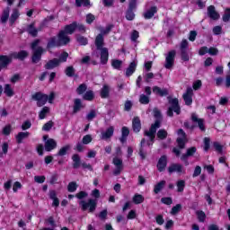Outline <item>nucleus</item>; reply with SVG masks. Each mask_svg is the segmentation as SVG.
Returning a JSON list of instances; mask_svg holds the SVG:
<instances>
[{
	"label": "nucleus",
	"instance_id": "6",
	"mask_svg": "<svg viewBox=\"0 0 230 230\" xmlns=\"http://www.w3.org/2000/svg\"><path fill=\"white\" fill-rule=\"evenodd\" d=\"M31 98L37 102L38 107H42L48 102V94L42 93L41 92H37Z\"/></svg>",
	"mask_w": 230,
	"mask_h": 230
},
{
	"label": "nucleus",
	"instance_id": "45",
	"mask_svg": "<svg viewBox=\"0 0 230 230\" xmlns=\"http://www.w3.org/2000/svg\"><path fill=\"white\" fill-rule=\"evenodd\" d=\"M123 65V61L119 60V59H113L111 61V66L114 69H121V66Z\"/></svg>",
	"mask_w": 230,
	"mask_h": 230
},
{
	"label": "nucleus",
	"instance_id": "21",
	"mask_svg": "<svg viewBox=\"0 0 230 230\" xmlns=\"http://www.w3.org/2000/svg\"><path fill=\"white\" fill-rule=\"evenodd\" d=\"M132 128H133V132H136V133L140 132V130H141V119H139V117L133 118Z\"/></svg>",
	"mask_w": 230,
	"mask_h": 230
},
{
	"label": "nucleus",
	"instance_id": "28",
	"mask_svg": "<svg viewBox=\"0 0 230 230\" xmlns=\"http://www.w3.org/2000/svg\"><path fill=\"white\" fill-rule=\"evenodd\" d=\"M101 98H109L111 96V86L108 84H104L102 88L101 89Z\"/></svg>",
	"mask_w": 230,
	"mask_h": 230
},
{
	"label": "nucleus",
	"instance_id": "59",
	"mask_svg": "<svg viewBox=\"0 0 230 230\" xmlns=\"http://www.w3.org/2000/svg\"><path fill=\"white\" fill-rule=\"evenodd\" d=\"M93 118H96V111L92 110L87 115L86 119L88 121H93Z\"/></svg>",
	"mask_w": 230,
	"mask_h": 230
},
{
	"label": "nucleus",
	"instance_id": "19",
	"mask_svg": "<svg viewBox=\"0 0 230 230\" xmlns=\"http://www.w3.org/2000/svg\"><path fill=\"white\" fill-rule=\"evenodd\" d=\"M101 64L105 66L109 62V49L103 48L101 50Z\"/></svg>",
	"mask_w": 230,
	"mask_h": 230
},
{
	"label": "nucleus",
	"instance_id": "30",
	"mask_svg": "<svg viewBox=\"0 0 230 230\" xmlns=\"http://www.w3.org/2000/svg\"><path fill=\"white\" fill-rule=\"evenodd\" d=\"M27 32L29 33V35H31V37H37V35H39V31L37 30V28H35V22L28 25Z\"/></svg>",
	"mask_w": 230,
	"mask_h": 230
},
{
	"label": "nucleus",
	"instance_id": "13",
	"mask_svg": "<svg viewBox=\"0 0 230 230\" xmlns=\"http://www.w3.org/2000/svg\"><path fill=\"white\" fill-rule=\"evenodd\" d=\"M168 164V158L166 155H162L157 163V170L158 172H164L166 170V165Z\"/></svg>",
	"mask_w": 230,
	"mask_h": 230
},
{
	"label": "nucleus",
	"instance_id": "36",
	"mask_svg": "<svg viewBox=\"0 0 230 230\" xmlns=\"http://www.w3.org/2000/svg\"><path fill=\"white\" fill-rule=\"evenodd\" d=\"M69 150H71V146L66 145L59 149L57 155H58L59 157H63V155H67V152H69Z\"/></svg>",
	"mask_w": 230,
	"mask_h": 230
},
{
	"label": "nucleus",
	"instance_id": "42",
	"mask_svg": "<svg viewBox=\"0 0 230 230\" xmlns=\"http://www.w3.org/2000/svg\"><path fill=\"white\" fill-rule=\"evenodd\" d=\"M139 102L142 103V105H148L150 103V97L146 94H140Z\"/></svg>",
	"mask_w": 230,
	"mask_h": 230
},
{
	"label": "nucleus",
	"instance_id": "44",
	"mask_svg": "<svg viewBox=\"0 0 230 230\" xmlns=\"http://www.w3.org/2000/svg\"><path fill=\"white\" fill-rule=\"evenodd\" d=\"M49 107H48V106L43 107L39 114L40 119H44V118H46V116H47V114H49Z\"/></svg>",
	"mask_w": 230,
	"mask_h": 230
},
{
	"label": "nucleus",
	"instance_id": "54",
	"mask_svg": "<svg viewBox=\"0 0 230 230\" xmlns=\"http://www.w3.org/2000/svg\"><path fill=\"white\" fill-rule=\"evenodd\" d=\"M76 40L77 42L81 45V46H85L87 45V38L84 37V36H77L76 37Z\"/></svg>",
	"mask_w": 230,
	"mask_h": 230
},
{
	"label": "nucleus",
	"instance_id": "14",
	"mask_svg": "<svg viewBox=\"0 0 230 230\" xmlns=\"http://www.w3.org/2000/svg\"><path fill=\"white\" fill-rule=\"evenodd\" d=\"M114 136V128L113 126H110L106 131H102L101 133V139L107 141V139H111Z\"/></svg>",
	"mask_w": 230,
	"mask_h": 230
},
{
	"label": "nucleus",
	"instance_id": "26",
	"mask_svg": "<svg viewBox=\"0 0 230 230\" xmlns=\"http://www.w3.org/2000/svg\"><path fill=\"white\" fill-rule=\"evenodd\" d=\"M65 75H66L68 78H73V76L78 78V75H76V70L73 66H66V68L65 69Z\"/></svg>",
	"mask_w": 230,
	"mask_h": 230
},
{
	"label": "nucleus",
	"instance_id": "5",
	"mask_svg": "<svg viewBox=\"0 0 230 230\" xmlns=\"http://www.w3.org/2000/svg\"><path fill=\"white\" fill-rule=\"evenodd\" d=\"M188 40H182L180 44L181 58L183 62H190V54H188Z\"/></svg>",
	"mask_w": 230,
	"mask_h": 230
},
{
	"label": "nucleus",
	"instance_id": "34",
	"mask_svg": "<svg viewBox=\"0 0 230 230\" xmlns=\"http://www.w3.org/2000/svg\"><path fill=\"white\" fill-rule=\"evenodd\" d=\"M4 93L8 98H12L15 93L13 92V88H12L11 84H4Z\"/></svg>",
	"mask_w": 230,
	"mask_h": 230
},
{
	"label": "nucleus",
	"instance_id": "62",
	"mask_svg": "<svg viewBox=\"0 0 230 230\" xmlns=\"http://www.w3.org/2000/svg\"><path fill=\"white\" fill-rule=\"evenodd\" d=\"M200 173H202V167H200L199 165H197L194 169L192 177H199V175H200Z\"/></svg>",
	"mask_w": 230,
	"mask_h": 230
},
{
	"label": "nucleus",
	"instance_id": "60",
	"mask_svg": "<svg viewBox=\"0 0 230 230\" xmlns=\"http://www.w3.org/2000/svg\"><path fill=\"white\" fill-rule=\"evenodd\" d=\"M229 19H230V8H226L223 15V21L224 22H228Z\"/></svg>",
	"mask_w": 230,
	"mask_h": 230
},
{
	"label": "nucleus",
	"instance_id": "7",
	"mask_svg": "<svg viewBox=\"0 0 230 230\" xmlns=\"http://www.w3.org/2000/svg\"><path fill=\"white\" fill-rule=\"evenodd\" d=\"M175 50H171L167 54L165 58V64H164V68L165 69H172L173 67V64L175 62V55H176Z\"/></svg>",
	"mask_w": 230,
	"mask_h": 230
},
{
	"label": "nucleus",
	"instance_id": "58",
	"mask_svg": "<svg viewBox=\"0 0 230 230\" xmlns=\"http://www.w3.org/2000/svg\"><path fill=\"white\" fill-rule=\"evenodd\" d=\"M213 146H214L216 152H218V154H222V152H223V146H222V145H220V143H218V142H214V143H213Z\"/></svg>",
	"mask_w": 230,
	"mask_h": 230
},
{
	"label": "nucleus",
	"instance_id": "23",
	"mask_svg": "<svg viewBox=\"0 0 230 230\" xmlns=\"http://www.w3.org/2000/svg\"><path fill=\"white\" fill-rule=\"evenodd\" d=\"M58 66H60L58 63V58H53L47 62V64L45 65V69L47 70L55 69V67H58Z\"/></svg>",
	"mask_w": 230,
	"mask_h": 230
},
{
	"label": "nucleus",
	"instance_id": "37",
	"mask_svg": "<svg viewBox=\"0 0 230 230\" xmlns=\"http://www.w3.org/2000/svg\"><path fill=\"white\" fill-rule=\"evenodd\" d=\"M18 19H19V10L13 9V13L11 14L9 22H11V24H13Z\"/></svg>",
	"mask_w": 230,
	"mask_h": 230
},
{
	"label": "nucleus",
	"instance_id": "16",
	"mask_svg": "<svg viewBox=\"0 0 230 230\" xmlns=\"http://www.w3.org/2000/svg\"><path fill=\"white\" fill-rule=\"evenodd\" d=\"M13 57L11 56H0V66H2L4 68L8 67L9 64H12Z\"/></svg>",
	"mask_w": 230,
	"mask_h": 230
},
{
	"label": "nucleus",
	"instance_id": "52",
	"mask_svg": "<svg viewBox=\"0 0 230 230\" xmlns=\"http://www.w3.org/2000/svg\"><path fill=\"white\" fill-rule=\"evenodd\" d=\"M86 91H87V84H80L76 89L77 94H84Z\"/></svg>",
	"mask_w": 230,
	"mask_h": 230
},
{
	"label": "nucleus",
	"instance_id": "27",
	"mask_svg": "<svg viewBox=\"0 0 230 230\" xmlns=\"http://www.w3.org/2000/svg\"><path fill=\"white\" fill-rule=\"evenodd\" d=\"M9 18H10V7H6L5 9H4L2 13L0 22H2V24H6Z\"/></svg>",
	"mask_w": 230,
	"mask_h": 230
},
{
	"label": "nucleus",
	"instance_id": "56",
	"mask_svg": "<svg viewBox=\"0 0 230 230\" xmlns=\"http://www.w3.org/2000/svg\"><path fill=\"white\" fill-rule=\"evenodd\" d=\"M76 199H79V200H82L83 199H86V197H89V194L84 190L78 192L75 194Z\"/></svg>",
	"mask_w": 230,
	"mask_h": 230
},
{
	"label": "nucleus",
	"instance_id": "48",
	"mask_svg": "<svg viewBox=\"0 0 230 230\" xmlns=\"http://www.w3.org/2000/svg\"><path fill=\"white\" fill-rule=\"evenodd\" d=\"M54 125H55V122H53L52 120H49V122L43 125L42 130H44L45 132H49V130L53 128Z\"/></svg>",
	"mask_w": 230,
	"mask_h": 230
},
{
	"label": "nucleus",
	"instance_id": "38",
	"mask_svg": "<svg viewBox=\"0 0 230 230\" xmlns=\"http://www.w3.org/2000/svg\"><path fill=\"white\" fill-rule=\"evenodd\" d=\"M84 100H86L87 102H93L94 100V92L92 90L87 91L84 96Z\"/></svg>",
	"mask_w": 230,
	"mask_h": 230
},
{
	"label": "nucleus",
	"instance_id": "63",
	"mask_svg": "<svg viewBox=\"0 0 230 230\" xmlns=\"http://www.w3.org/2000/svg\"><path fill=\"white\" fill-rule=\"evenodd\" d=\"M132 101H126L124 104V111L129 112V111L132 109Z\"/></svg>",
	"mask_w": 230,
	"mask_h": 230
},
{
	"label": "nucleus",
	"instance_id": "55",
	"mask_svg": "<svg viewBox=\"0 0 230 230\" xmlns=\"http://www.w3.org/2000/svg\"><path fill=\"white\" fill-rule=\"evenodd\" d=\"M137 8V0H129L128 10H136Z\"/></svg>",
	"mask_w": 230,
	"mask_h": 230
},
{
	"label": "nucleus",
	"instance_id": "10",
	"mask_svg": "<svg viewBox=\"0 0 230 230\" xmlns=\"http://www.w3.org/2000/svg\"><path fill=\"white\" fill-rule=\"evenodd\" d=\"M196 152H197V147L192 146L188 148L186 154H183L181 156V160L184 161L185 166H188L190 164V163L188 162V157H192V155H194Z\"/></svg>",
	"mask_w": 230,
	"mask_h": 230
},
{
	"label": "nucleus",
	"instance_id": "20",
	"mask_svg": "<svg viewBox=\"0 0 230 230\" xmlns=\"http://www.w3.org/2000/svg\"><path fill=\"white\" fill-rule=\"evenodd\" d=\"M66 35H73L76 31V22H73L71 24L66 25L64 30Z\"/></svg>",
	"mask_w": 230,
	"mask_h": 230
},
{
	"label": "nucleus",
	"instance_id": "35",
	"mask_svg": "<svg viewBox=\"0 0 230 230\" xmlns=\"http://www.w3.org/2000/svg\"><path fill=\"white\" fill-rule=\"evenodd\" d=\"M30 136V132H20L18 133V135L16 136V141L19 145H21V143H22V139H26L27 137H29Z\"/></svg>",
	"mask_w": 230,
	"mask_h": 230
},
{
	"label": "nucleus",
	"instance_id": "3",
	"mask_svg": "<svg viewBox=\"0 0 230 230\" xmlns=\"http://www.w3.org/2000/svg\"><path fill=\"white\" fill-rule=\"evenodd\" d=\"M169 103L171 107H169L167 111V116H170V118H172L173 112H176L177 114H181V106L179 105V99H170Z\"/></svg>",
	"mask_w": 230,
	"mask_h": 230
},
{
	"label": "nucleus",
	"instance_id": "41",
	"mask_svg": "<svg viewBox=\"0 0 230 230\" xmlns=\"http://www.w3.org/2000/svg\"><path fill=\"white\" fill-rule=\"evenodd\" d=\"M166 184V181H161L160 182H158L154 189V192L155 194L159 193V191H161V190H163V188H164V185Z\"/></svg>",
	"mask_w": 230,
	"mask_h": 230
},
{
	"label": "nucleus",
	"instance_id": "18",
	"mask_svg": "<svg viewBox=\"0 0 230 230\" xmlns=\"http://www.w3.org/2000/svg\"><path fill=\"white\" fill-rule=\"evenodd\" d=\"M72 161H73L74 170H78V168L82 166V158L80 157V155L78 154L73 155Z\"/></svg>",
	"mask_w": 230,
	"mask_h": 230
},
{
	"label": "nucleus",
	"instance_id": "40",
	"mask_svg": "<svg viewBox=\"0 0 230 230\" xmlns=\"http://www.w3.org/2000/svg\"><path fill=\"white\" fill-rule=\"evenodd\" d=\"M77 188H78V184H76L75 181H71L67 185V191H69V193H75Z\"/></svg>",
	"mask_w": 230,
	"mask_h": 230
},
{
	"label": "nucleus",
	"instance_id": "51",
	"mask_svg": "<svg viewBox=\"0 0 230 230\" xmlns=\"http://www.w3.org/2000/svg\"><path fill=\"white\" fill-rule=\"evenodd\" d=\"M199 222H206V213L202 210H198L196 212Z\"/></svg>",
	"mask_w": 230,
	"mask_h": 230
},
{
	"label": "nucleus",
	"instance_id": "9",
	"mask_svg": "<svg viewBox=\"0 0 230 230\" xmlns=\"http://www.w3.org/2000/svg\"><path fill=\"white\" fill-rule=\"evenodd\" d=\"M58 40L59 42V46H67V44L71 42V38L67 36L66 31H60L58 34Z\"/></svg>",
	"mask_w": 230,
	"mask_h": 230
},
{
	"label": "nucleus",
	"instance_id": "17",
	"mask_svg": "<svg viewBox=\"0 0 230 230\" xmlns=\"http://www.w3.org/2000/svg\"><path fill=\"white\" fill-rule=\"evenodd\" d=\"M57 148V141L53 138H49L45 141V150L46 152H51V150H55Z\"/></svg>",
	"mask_w": 230,
	"mask_h": 230
},
{
	"label": "nucleus",
	"instance_id": "43",
	"mask_svg": "<svg viewBox=\"0 0 230 230\" xmlns=\"http://www.w3.org/2000/svg\"><path fill=\"white\" fill-rule=\"evenodd\" d=\"M69 58V54L67 52H63L60 54L59 58H58V62L60 64L64 62H67V58Z\"/></svg>",
	"mask_w": 230,
	"mask_h": 230
},
{
	"label": "nucleus",
	"instance_id": "1",
	"mask_svg": "<svg viewBox=\"0 0 230 230\" xmlns=\"http://www.w3.org/2000/svg\"><path fill=\"white\" fill-rule=\"evenodd\" d=\"M154 116L156 118V120L154 124L151 125L149 130H146L144 132V136H146L149 137L150 141L154 143V140L155 139V134L157 132V128H161V119H163V116L161 115V111H159L157 108H155L153 110Z\"/></svg>",
	"mask_w": 230,
	"mask_h": 230
},
{
	"label": "nucleus",
	"instance_id": "49",
	"mask_svg": "<svg viewBox=\"0 0 230 230\" xmlns=\"http://www.w3.org/2000/svg\"><path fill=\"white\" fill-rule=\"evenodd\" d=\"M176 186L178 188V191L181 193V191H184V188H186V181L184 180H180L177 181Z\"/></svg>",
	"mask_w": 230,
	"mask_h": 230
},
{
	"label": "nucleus",
	"instance_id": "46",
	"mask_svg": "<svg viewBox=\"0 0 230 230\" xmlns=\"http://www.w3.org/2000/svg\"><path fill=\"white\" fill-rule=\"evenodd\" d=\"M187 141L188 140L184 137H178L177 138L178 146H179V148H181V150L186 148Z\"/></svg>",
	"mask_w": 230,
	"mask_h": 230
},
{
	"label": "nucleus",
	"instance_id": "32",
	"mask_svg": "<svg viewBox=\"0 0 230 230\" xmlns=\"http://www.w3.org/2000/svg\"><path fill=\"white\" fill-rule=\"evenodd\" d=\"M157 12V6H152L149 10H147L144 13V18L145 19H152L154 15H155V13Z\"/></svg>",
	"mask_w": 230,
	"mask_h": 230
},
{
	"label": "nucleus",
	"instance_id": "50",
	"mask_svg": "<svg viewBox=\"0 0 230 230\" xmlns=\"http://www.w3.org/2000/svg\"><path fill=\"white\" fill-rule=\"evenodd\" d=\"M168 137V132L165 129H160L157 132V138L158 139H166Z\"/></svg>",
	"mask_w": 230,
	"mask_h": 230
},
{
	"label": "nucleus",
	"instance_id": "47",
	"mask_svg": "<svg viewBox=\"0 0 230 230\" xmlns=\"http://www.w3.org/2000/svg\"><path fill=\"white\" fill-rule=\"evenodd\" d=\"M135 18H136V14L134 13V10L128 9L126 12L127 21H134Z\"/></svg>",
	"mask_w": 230,
	"mask_h": 230
},
{
	"label": "nucleus",
	"instance_id": "61",
	"mask_svg": "<svg viewBox=\"0 0 230 230\" xmlns=\"http://www.w3.org/2000/svg\"><path fill=\"white\" fill-rule=\"evenodd\" d=\"M83 145H89L93 141V137L91 135H85L83 137Z\"/></svg>",
	"mask_w": 230,
	"mask_h": 230
},
{
	"label": "nucleus",
	"instance_id": "24",
	"mask_svg": "<svg viewBox=\"0 0 230 230\" xmlns=\"http://www.w3.org/2000/svg\"><path fill=\"white\" fill-rule=\"evenodd\" d=\"M169 173H173L177 172V173H182V166L181 164H172L168 167Z\"/></svg>",
	"mask_w": 230,
	"mask_h": 230
},
{
	"label": "nucleus",
	"instance_id": "39",
	"mask_svg": "<svg viewBox=\"0 0 230 230\" xmlns=\"http://www.w3.org/2000/svg\"><path fill=\"white\" fill-rule=\"evenodd\" d=\"M134 204H143L145 202V197L141 194H135L133 197Z\"/></svg>",
	"mask_w": 230,
	"mask_h": 230
},
{
	"label": "nucleus",
	"instance_id": "15",
	"mask_svg": "<svg viewBox=\"0 0 230 230\" xmlns=\"http://www.w3.org/2000/svg\"><path fill=\"white\" fill-rule=\"evenodd\" d=\"M53 48H60V43L57 36L49 38L47 43V49H53Z\"/></svg>",
	"mask_w": 230,
	"mask_h": 230
},
{
	"label": "nucleus",
	"instance_id": "22",
	"mask_svg": "<svg viewBox=\"0 0 230 230\" xmlns=\"http://www.w3.org/2000/svg\"><path fill=\"white\" fill-rule=\"evenodd\" d=\"M153 93L155 94H156L157 96H168V94H169L168 89H166V88L161 89V87H159V86H154Z\"/></svg>",
	"mask_w": 230,
	"mask_h": 230
},
{
	"label": "nucleus",
	"instance_id": "29",
	"mask_svg": "<svg viewBox=\"0 0 230 230\" xmlns=\"http://www.w3.org/2000/svg\"><path fill=\"white\" fill-rule=\"evenodd\" d=\"M82 109H84V105L82 104V100L75 99L73 113L76 114V112H80Z\"/></svg>",
	"mask_w": 230,
	"mask_h": 230
},
{
	"label": "nucleus",
	"instance_id": "57",
	"mask_svg": "<svg viewBox=\"0 0 230 230\" xmlns=\"http://www.w3.org/2000/svg\"><path fill=\"white\" fill-rule=\"evenodd\" d=\"M34 181L38 183V184H43V182L46 181V176L41 175V176H34Z\"/></svg>",
	"mask_w": 230,
	"mask_h": 230
},
{
	"label": "nucleus",
	"instance_id": "53",
	"mask_svg": "<svg viewBox=\"0 0 230 230\" xmlns=\"http://www.w3.org/2000/svg\"><path fill=\"white\" fill-rule=\"evenodd\" d=\"M182 209V205L177 204L176 206L172 208L171 215H177Z\"/></svg>",
	"mask_w": 230,
	"mask_h": 230
},
{
	"label": "nucleus",
	"instance_id": "4",
	"mask_svg": "<svg viewBox=\"0 0 230 230\" xmlns=\"http://www.w3.org/2000/svg\"><path fill=\"white\" fill-rule=\"evenodd\" d=\"M79 204L80 206H82L83 211H87V209H89L90 213H94V211H96V206L98 202L96 201V199H88V202H85L84 200H81Z\"/></svg>",
	"mask_w": 230,
	"mask_h": 230
},
{
	"label": "nucleus",
	"instance_id": "8",
	"mask_svg": "<svg viewBox=\"0 0 230 230\" xmlns=\"http://www.w3.org/2000/svg\"><path fill=\"white\" fill-rule=\"evenodd\" d=\"M183 101L185 102V105H191L193 103V88L187 87L186 92L182 95Z\"/></svg>",
	"mask_w": 230,
	"mask_h": 230
},
{
	"label": "nucleus",
	"instance_id": "2",
	"mask_svg": "<svg viewBox=\"0 0 230 230\" xmlns=\"http://www.w3.org/2000/svg\"><path fill=\"white\" fill-rule=\"evenodd\" d=\"M39 44H40V40H35L31 44V49H32V64H39V62H40L42 59V53H44V49L42 47H37Z\"/></svg>",
	"mask_w": 230,
	"mask_h": 230
},
{
	"label": "nucleus",
	"instance_id": "64",
	"mask_svg": "<svg viewBox=\"0 0 230 230\" xmlns=\"http://www.w3.org/2000/svg\"><path fill=\"white\" fill-rule=\"evenodd\" d=\"M161 202L163 204H165L166 206H171V204H172L173 200H172V198L167 197V198H162Z\"/></svg>",
	"mask_w": 230,
	"mask_h": 230
},
{
	"label": "nucleus",
	"instance_id": "11",
	"mask_svg": "<svg viewBox=\"0 0 230 230\" xmlns=\"http://www.w3.org/2000/svg\"><path fill=\"white\" fill-rule=\"evenodd\" d=\"M207 13L212 21H218L220 19V13L217 12V9H215V5H210L208 7Z\"/></svg>",
	"mask_w": 230,
	"mask_h": 230
},
{
	"label": "nucleus",
	"instance_id": "25",
	"mask_svg": "<svg viewBox=\"0 0 230 230\" xmlns=\"http://www.w3.org/2000/svg\"><path fill=\"white\" fill-rule=\"evenodd\" d=\"M13 58H16L18 60H24L28 57V51L26 50H21L20 52H14L11 54Z\"/></svg>",
	"mask_w": 230,
	"mask_h": 230
},
{
	"label": "nucleus",
	"instance_id": "33",
	"mask_svg": "<svg viewBox=\"0 0 230 230\" xmlns=\"http://www.w3.org/2000/svg\"><path fill=\"white\" fill-rule=\"evenodd\" d=\"M95 46L97 49H103V34L97 35L95 39Z\"/></svg>",
	"mask_w": 230,
	"mask_h": 230
},
{
	"label": "nucleus",
	"instance_id": "12",
	"mask_svg": "<svg viewBox=\"0 0 230 230\" xmlns=\"http://www.w3.org/2000/svg\"><path fill=\"white\" fill-rule=\"evenodd\" d=\"M191 121L193 123H198V127L201 132H206V125H204V119H199L197 114H191Z\"/></svg>",
	"mask_w": 230,
	"mask_h": 230
},
{
	"label": "nucleus",
	"instance_id": "31",
	"mask_svg": "<svg viewBox=\"0 0 230 230\" xmlns=\"http://www.w3.org/2000/svg\"><path fill=\"white\" fill-rule=\"evenodd\" d=\"M136 67H137L136 61L131 62L126 70V76H132L136 71Z\"/></svg>",
	"mask_w": 230,
	"mask_h": 230
}]
</instances>
